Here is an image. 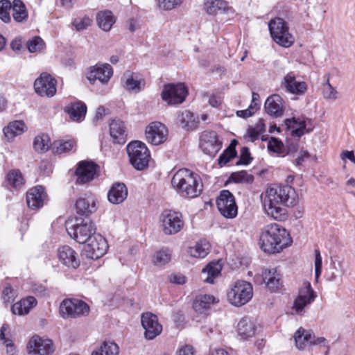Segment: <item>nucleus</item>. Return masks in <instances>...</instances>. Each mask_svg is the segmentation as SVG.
Here are the masks:
<instances>
[{"label": "nucleus", "mask_w": 355, "mask_h": 355, "mask_svg": "<svg viewBox=\"0 0 355 355\" xmlns=\"http://www.w3.org/2000/svg\"><path fill=\"white\" fill-rule=\"evenodd\" d=\"M298 202V196L291 186L274 184L266 189L263 201L266 213L275 220H284L286 218V210L279 205L294 207Z\"/></svg>", "instance_id": "1"}, {"label": "nucleus", "mask_w": 355, "mask_h": 355, "mask_svg": "<svg viewBox=\"0 0 355 355\" xmlns=\"http://www.w3.org/2000/svg\"><path fill=\"white\" fill-rule=\"evenodd\" d=\"M292 243L289 232L277 223L266 225L261 231L259 242L260 248L268 254L279 253Z\"/></svg>", "instance_id": "2"}, {"label": "nucleus", "mask_w": 355, "mask_h": 355, "mask_svg": "<svg viewBox=\"0 0 355 355\" xmlns=\"http://www.w3.org/2000/svg\"><path fill=\"white\" fill-rule=\"evenodd\" d=\"M171 184L181 196L188 198L198 196L203 188L199 175L184 168L173 175Z\"/></svg>", "instance_id": "3"}, {"label": "nucleus", "mask_w": 355, "mask_h": 355, "mask_svg": "<svg viewBox=\"0 0 355 355\" xmlns=\"http://www.w3.org/2000/svg\"><path fill=\"white\" fill-rule=\"evenodd\" d=\"M268 29L272 39L278 45L288 48L294 42V36L289 32L288 23L281 17L271 19L268 23Z\"/></svg>", "instance_id": "4"}, {"label": "nucleus", "mask_w": 355, "mask_h": 355, "mask_svg": "<svg viewBox=\"0 0 355 355\" xmlns=\"http://www.w3.org/2000/svg\"><path fill=\"white\" fill-rule=\"evenodd\" d=\"M130 162L137 170L144 169L148 164L150 152L146 144L140 141H131L127 146Z\"/></svg>", "instance_id": "5"}, {"label": "nucleus", "mask_w": 355, "mask_h": 355, "mask_svg": "<svg viewBox=\"0 0 355 355\" xmlns=\"http://www.w3.org/2000/svg\"><path fill=\"white\" fill-rule=\"evenodd\" d=\"M227 300L234 306H241L247 304L253 296V288L250 283L239 280L227 292Z\"/></svg>", "instance_id": "6"}, {"label": "nucleus", "mask_w": 355, "mask_h": 355, "mask_svg": "<svg viewBox=\"0 0 355 355\" xmlns=\"http://www.w3.org/2000/svg\"><path fill=\"white\" fill-rule=\"evenodd\" d=\"M66 223L68 234L79 243H85L95 234L94 224L89 220L76 219V223L71 227Z\"/></svg>", "instance_id": "7"}, {"label": "nucleus", "mask_w": 355, "mask_h": 355, "mask_svg": "<svg viewBox=\"0 0 355 355\" xmlns=\"http://www.w3.org/2000/svg\"><path fill=\"white\" fill-rule=\"evenodd\" d=\"M89 306L86 302L76 298L65 299L60 305V314L64 319L86 316L89 314Z\"/></svg>", "instance_id": "8"}, {"label": "nucleus", "mask_w": 355, "mask_h": 355, "mask_svg": "<svg viewBox=\"0 0 355 355\" xmlns=\"http://www.w3.org/2000/svg\"><path fill=\"white\" fill-rule=\"evenodd\" d=\"M161 225L166 235L175 234L183 228L184 220L180 212L164 210L160 216Z\"/></svg>", "instance_id": "9"}, {"label": "nucleus", "mask_w": 355, "mask_h": 355, "mask_svg": "<svg viewBox=\"0 0 355 355\" xmlns=\"http://www.w3.org/2000/svg\"><path fill=\"white\" fill-rule=\"evenodd\" d=\"M293 338L296 347L304 350L311 346H326L327 341L324 337H316L310 330L300 327L294 334Z\"/></svg>", "instance_id": "10"}, {"label": "nucleus", "mask_w": 355, "mask_h": 355, "mask_svg": "<svg viewBox=\"0 0 355 355\" xmlns=\"http://www.w3.org/2000/svg\"><path fill=\"white\" fill-rule=\"evenodd\" d=\"M188 94V89L184 83L165 85L162 92V98L169 105L183 103Z\"/></svg>", "instance_id": "11"}, {"label": "nucleus", "mask_w": 355, "mask_h": 355, "mask_svg": "<svg viewBox=\"0 0 355 355\" xmlns=\"http://www.w3.org/2000/svg\"><path fill=\"white\" fill-rule=\"evenodd\" d=\"M216 205L219 212L227 218H234L238 214L234 195L228 190H222L216 199Z\"/></svg>", "instance_id": "12"}, {"label": "nucleus", "mask_w": 355, "mask_h": 355, "mask_svg": "<svg viewBox=\"0 0 355 355\" xmlns=\"http://www.w3.org/2000/svg\"><path fill=\"white\" fill-rule=\"evenodd\" d=\"M317 295L313 290L309 282H304L299 289V293L294 300L292 306L293 314H300L309 304H311L316 298Z\"/></svg>", "instance_id": "13"}, {"label": "nucleus", "mask_w": 355, "mask_h": 355, "mask_svg": "<svg viewBox=\"0 0 355 355\" xmlns=\"http://www.w3.org/2000/svg\"><path fill=\"white\" fill-rule=\"evenodd\" d=\"M113 74V70L109 64L98 63L87 69L85 75L91 84H94L98 80L102 84L108 83Z\"/></svg>", "instance_id": "14"}, {"label": "nucleus", "mask_w": 355, "mask_h": 355, "mask_svg": "<svg viewBox=\"0 0 355 355\" xmlns=\"http://www.w3.org/2000/svg\"><path fill=\"white\" fill-rule=\"evenodd\" d=\"M108 249L106 239L99 234H94L85 246L87 256L92 259H98L103 256Z\"/></svg>", "instance_id": "15"}, {"label": "nucleus", "mask_w": 355, "mask_h": 355, "mask_svg": "<svg viewBox=\"0 0 355 355\" xmlns=\"http://www.w3.org/2000/svg\"><path fill=\"white\" fill-rule=\"evenodd\" d=\"M57 80L48 73H42L34 83L35 92L41 96L52 97L56 93Z\"/></svg>", "instance_id": "16"}, {"label": "nucleus", "mask_w": 355, "mask_h": 355, "mask_svg": "<svg viewBox=\"0 0 355 355\" xmlns=\"http://www.w3.org/2000/svg\"><path fill=\"white\" fill-rule=\"evenodd\" d=\"M141 322L145 329L144 336L148 340H153L162 333V326L159 322L157 316L150 312L144 313Z\"/></svg>", "instance_id": "17"}, {"label": "nucleus", "mask_w": 355, "mask_h": 355, "mask_svg": "<svg viewBox=\"0 0 355 355\" xmlns=\"http://www.w3.org/2000/svg\"><path fill=\"white\" fill-rule=\"evenodd\" d=\"M200 146L202 150L210 157H214L222 147L216 132H204L200 136Z\"/></svg>", "instance_id": "18"}, {"label": "nucleus", "mask_w": 355, "mask_h": 355, "mask_svg": "<svg viewBox=\"0 0 355 355\" xmlns=\"http://www.w3.org/2000/svg\"><path fill=\"white\" fill-rule=\"evenodd\" d=\"M168 130L158 121L150 123L146 129V137L148 142L153 145H159L166 140Z\"/></svg>", "instance_id": "19"}, {"label": "nucleus", "mask_w": 355, "mask_h": 355, "mask_svg": "<svg viewBox=\"0 0 355 355\" xmlns=\"http://www.w3.org/2000/svg\"><path fill=\"white\" fill-rule=\"evenodd\" d=\"M98 167V166L93 162H80L75 172L77 177L76 182L83 184L92 181L96 174Z\"/></svg>", "instance_id": "20"}, {"label": "nucleus", "mask_w": 355, "mask_h": 355, "mask_svg": "<svg viewBox=\"0 0 355 355\" xmlns=\"http://www.w3.org/2000/svg\"><path fill=\"white\" fill-rule=\"evenodd\" d=\"M281 86L286 92L297 96L304 95L307 90V84L304 81H297L292 72L284 76Z\"/></svg>", "instance_id": "21"}, {"label": "nucleus", "mask_w": 355, "mask_h": 355, "mask_svg": "<svg viewBox=\"0 0 355 355\" xmlns=\"http://www.w3.org/2000/svg\"><path fill=\"white\" fill-rule=\"evenodd\" d=\"M28 348L30 352L39 355H49L53 352V341L49 338L34 336L30 339Z\"/></svg>", "instance_id": "22"}, {"label": "nucleus", "mask_w": 355, "mask_h": 355, "mask_svg": "<svg viewBox=\"0 0 355 355\" xmlns=\"http://www.w3.org/2000/svg\"><path fill=\"white\" fill-rule=\"evenodd\" d=\"M264 107L268 114L272 117L278 118L284 114V101L279 94H272L267 98Z\"/></svg>", "instance_id": "23"}, {"label": "nucleus", "mask_w": 355, "mask_h": 355, "mask_svg": "<svg viewBox=\"0 0 355 355\" xmlns=\"http://www.w3.org/2000/svg\"><path fill=\"white\" fill-rule=\"evenodd\" d=\"M60 261L67 268L76 269L80 265L77 252L69 245H63L58 250Z\"/></svg>", "instance_id": "24"}, {"label": "nucleus", "mask_w": 355, "mask_h": 355, "mask_svg": "<svg viewBox=\"0 0 355 355\" xmlns=\"http://www.w3.org/2000/svg\"><path fill=\"white\" fill-rule=\"evenodd\" d=\"M46 196L44 188L42 186H36L28 190L26 193V203L28 207L37 210L44 205V201Z\"/></svg>", "instance_id": "25"}, {"label": "nucleus", "mask_w": 355, "mask_h": 355, "mask_svg": "<svg viewBox=\"0 0 355 355\" xmlns=\"http://www.w3.org/2000/svg\"><path fill=\"white\" fill-rule=\"evenodd\" d=\"M263 281L271 292H277L282 287V276L277 269H266L262 272Z\"/></svg>", "instance_id": "26"}, {"label": "nucleus", "mask_w": 355, "mask_h": 355, "mask_svg": "<svg viewBox=\"0 0 355 355\" xmlns=\"http://www.w3.org/2000/svg\"><path fill=\"white\" fill-rule=\"evenodd\" d=\"M110 134L114 143L123 144L126 142L127 133L124 123L113 119L110 123Z\"/></svg>", "instance_id": "27"}, {"label": "nucleus", "mask_w": 355, "mask_h": 355, "mask_svg": "<svg viewBox=\"0 0 355 355\" xmlns=\"http://www.w3.org/2000/svg\"><path fill=\"white\" fill-rule=\"evenodd\" d=\"M127 197L128 189L123 183H114L107 193L109 202L114 205L122 203Z\"/></svg>", "instance_id": "28"}, {"label": "nucleus", "mask_w": 355, "mask_h": 355, "mask_svg": "<svg viewBox=\"0 0 355 355\" xmlns=\"http://www.w3.org/2000/svg\"><path fill=\"white\" fill-rule=\"evenodd\" d=\"M285 125L291 131V134L293 137H300L305 132H310L312 128H306V122L304 119L291 118L286 119L284 121Z\"/></svg>", "instance_id": "29"}, {"label": "nucleus", "mask_w": 355, "mask_h": 355, "mask_svg": "<svg viewBox=\"0 0 355 355\" xmlns=\"http://www.w3.org/2000/svg\"><path fill=\"white\" fill-rule=\"evenodd\" d=\"M254 322L248 317L243 318L237 324L238 338L241 340L254 336L256 333Z\"/></svg>", "instance_id": "30"}, {"label": "nucleus", "mask_w": 355, "mask_h": 355, "mask_svg": "<svg viewBox=\"0 0 355 355\" xmlns=\"http://www.w3.org/2000/svg\"><path fill=\"white\" fill-rule=\"evenodd\" d=\"M64 112L73 121L80 122L85 118L87 106L85 103L78 101L68 104L64 107Z\"/></svg>", "instance_id": "31"}, {"label": "nucleus", "mask_w": 355, "mask_h": 355, "mask_svg": "<svg viewBox=\"0 0 355 355\" xmlns=\"http://www.w3.org/2000/svg\"><path fill=\"white\" fill-rule=\"evenodd\" d=\"M122 80L124 87L130 92H139L145 86V80L130 71L124 73Z\"/></svg>", "instance_id": "32"}, {"label": "nucleus", "mask_w": 355, "mask_h": 355, "mask_svg": "<svg viewBox=\"0 0 355 355\" xmlns=\"http://www.w3.org/2000/svg\"><path fill=\"white\" fill-rule=\"evenodd\" d=\"M37 300L33 296H28L15 303L11 306L12 313L15 315H24L37 305Z\"/></svg>", "instance_id": "33"}, {"label": "nucleus", "mask_w": 355, "mask_h": 355, "mask_svg": "<svg viewBox=\"0 0 355 355\" xmlns=\"http://www.w3.org/2000/svg\"><path fill=\"white\" fill-rule=\"evenodd\" d=\"M76 209L79 215L88 216L96 209L95 200L92 197L79 198L76 202Z\"/></svg>", "instance_id": "34"}, {"label": "nucleus", "mask_w": 355, "mask_h": 355, "mask_svg": "<svg viewBox=\"0 0 355 355\" xmlns=\"http://www.w3.org/2000/svg\"><path fill=\"white\" fill-rule=\"evenodd\" d=\"M177 120L178 122L187 130L196 129L200 122L198 116H195L194 114L189 110H184L180 112L178 115Z\"/></svg>", "instance_id": "35"}, {"label": "nucleus", "mask_w": 355, "mask_h": 355, "mask_svg": "<svg viewBox=\"0 0 355 355\" xmlns=\"http://www.w3.org/2000/svg\"><path fill=\"white\" fill-rule=\"evenodd\" d=\"M204 8L207 14L214 15L225 12L229 7L225 0H205Z\"/></svg>", "instance_id": "36"}, {"label": "nucleus", "mask_w": 355, "mask_h": 355, "mask_svg": "<svg viewBox=\"0 0 355 355\" xmlns=\"http://www.w3.org/2000/svg\"><path fill=\"white\" fill-rule=\"evenodd\" d=\"M26 125L22 121H14L3 128V131L8 141H12L15 137L24 133Z\"/></svg>", "instance_id": "37"}, {"label": "nucleus", "mask_w": 355, "mask_h": 355, "mask_svg": "<svg viewBox=\"0 0 355 355\" xmlns=\"http://www.w3.org/2000/svg\"><path fill=\"white\" fill-rule=\"evenodd\" d=\"M215 302V297L210 295H199L193 303L194 310L199 313H203L210 309L211 304Z\"/></svg>", "instance_id": "38"}, {"label": "nucleus", "mask_w": 355, "mask_h": 355, "mask_svg": "<svg viewBox=\"0 0 355 355\" xmlns=\"http://www.w3.org/2000/svg\"><path fill=\"white\" fill-rule=\"evenodd\" d=\"M96 21L100 28L104 31H109L116 20L111 11L103 10L98 12Z\"/></svg>", "instance_id": "39"}, {"label": "nucleus", "mask_w": 355, "mask_h": 355, "mask_svg": "<svg viewBox=\"0 0 355 355\" xmlns=\"http://www.w3.org/2000/svg\"><path fill=\"white\" fill-rule=\"evenodd\" d=\"M209 249V243L206 240H200L194 246L189 247L187 252L193 257L202 259L208 254Z\"/></svg>", "instance_id": "40"}, {"label": "nucleus", "mask_w": 355, "mask_h": 355, "mask_svg": "<svg viewBox=\"0 0 355 355\" xmlns=\"http://www.w3.org/2000/svg\"><path fill=\"white\" fill-rule=\"evenodd\" d=\"M11 9L13 19L16 22H22L28 18V11L22 1L14 0L12 3Z\"/></svg>", "instance_id": "41"}, {"label": "nucleus", "mask_w": 355, "mask_h": 355, "mask_svg": "<svg viewBox=\"0 0 355 355\" xmlns=\"http://www.w3.org/2000/svg\"><path fill=\"white\" fill-rule=\"evenodd\" d=\"M221 271V266L218 262L208 263L202 270V274L207 275L204 281L209 284H213L215 277L218 276Z\"/></svg>", "instance_id": "42"}, {"label": "nucleus", "mask_w": 355, "mask_h": 355, "mask_svg": "<svg viewBox=\"0 0 355 355\" xmlns=\"http://www.w3.org/2000/svg\"><path fill=\"white\" fill-rule=\"evenodd\" d=\"M51 146L49 135L44 133L38 135L33 140V148L37 153L46 152Z\"/></svg>", "instance_id": "43"}, {"label": "nucleus", "mask_w": 355, "mask_h": 355, "mask_svg": "<svg viewBox=\"0 0 355 355\" xmlns=\"http://www.w3.org/2000/svg\"><path fill=\"white\" fill-rule=\"evenodd\" d=\"M73 139L69 140H56L52 144L53 152L56 154H62L72 150L75 145Z\"/></svg>", "instance_id": "44"}, {"label": "nucleus", "mask_w": 355, "mask_h": 355, "mask_svg": "<svg viewBox=\"0 0 355 355\" xmlns=\"http://www.w3.org/2000/svg\"><path fill=\"white\" fill-rule=\"evenodd\" d=\"M119 348L114 342H104L100 348L94 351L92 355H118Z\"/></svg>", "instance_id": "45"}, {"label": "nucleus", "mask_w": 355, "mask_h": 355, "mask_svg": "<svg viewBox=\"0 0 355 355\" xmlns=\"http://www.w3.org/2000/svg\"><path fill=\"white\" fill-rule=\"evenodd\" d=\"M6 181L11 187H14L15 189L19 188L24 183L22 174L19 170L10 171L6 175Z\"/></svg>", "instance_id": "46"}, {"label": "nucleus", "mask_w": 355, "mask_h": 355, "mask_svg": "<svg viewBox=\"0 0 355 355\" xmlns=\"http://www.w3.org/2000/svg\"><path fill=\"white\" fill-rule=\"evenodd\" d=\"M230 181L235 183L250 184L254 180V176L246 171H241L232 173L230 176Z\"/></svg>", "instance_id": "47"}, {"label": "nucleus", "mask_w": 355, "mask_h": 355, "mask_svg": "<svg viewBox=\"0 0 355 355\" xmlns=\"http://www.w3.org/2000/svg\"><path fill=\"white\" fill-rule=\"evenodd\" d=\"M8 329L7 324H3L0 328V340L3 342L6 347V353L8 355H15L16 349L12 339L6 337L5 332Z\"/></svg>", "instance_id": "48"}, {"label": "nucleus", "mask_w": 355, "mask_h": 355, "mask_svg": "<svg viewBox=\"0 0 355 355\" xmlns=\"http://www.w3.org/2000/svg\"><path fill=\"white\" fill-rule=\"evenodd\" d=\"M92 20L87 15H80L75 17L71 24L77 31H81L87 29L91 26Z\"/></svg>", "instance_id": "49"}, {"label": "nucleus", "mask_w": 355, "mask_h": 355, "mask_svg": "<svg viewBox=\"0 0 355 355\" xmlns=\"http://www.w3.org/2000/svg\"><path fill=\"white\" fill-rule=\"evenodd\" d=\"M237 155V152L236 150L235 146L230 145L219 156L218 159V164L220 166H225L227 164L231 159L234 158Z\"/></svg>", "instance_id": "50"}, {"label": "nucleus", "mask_w": 355, "mask_h": 355, "mask_svg": "<svg viewBox=\"0 0 355 355\" xmlns=\"http://www.w3.org/2000/svg\"><path fill=\"white\" fill-rule=\"evenodd\" d=\"M325 83L322 86V95L326 99L336 100L338 98V92L330 84L329 76L324 77Z\"/></svg>", "instance_id": "51"}, {"label": "nucleus", "mask_w": 355, "mask_h": 355, "mask_svg": "<svg viewBox=\"0 0 355 355\" xmlns=\"http://www.w3.org/2000/svg\"><path fill=\"white\" fill-rule=\"evenodd\" d=\"M12 3L8 0L0 1V19L5 23L10 21V10Z\"/></svg>", "instance_id": "52"}, {"label": "nucleus", "mask_w": 355, "mask_h": 355, "mask_svg": "<svg viewBox=\"0 0 355 355\" xmlns=\"http://www.w3.org/2000/svg\"><path fill=\"white\" fill-rule=\"evenodd\" d=\"M171 258V254L168 250H161L154 256L153 263L157 266H163L167 263Z\"/></svg>", "instance_id": "53"}, {"label": "nucleus", "mask_w": 355, "mask_h": 355, "mask_svg": "<svg viewBox=\"0 0 355 355\" xmlns=\"http://www.w3.org/2000/svg\"><path fill=\"white\" fill-rule=\"evenodd\" d=\"M44 41L40 37H34L26 42V47L29 52L35 53L42 49Z\"/></svg>", "instance_id": "54"}, {"label": "nucleus", "mask_w": 355, "mask_h": 355, "mask_svg": "<svg viewBox=\"0 0 355 355\" xmlns=\"http://www.w3.org/2000/svg\"><path fill=\"white\" fill-rule=\"evenodd\" d=\"M284 144L282 141L275 137H271L268 143V150L275 153L283 152Z\"/></svg>", "instance_id": "55"}, {"label": "nucleus", "mask_w": 355, "mask_h": 355, "mask_svg": "<svg viewBox=\"0 0 355 355\" xmlns=\"http://www.w3.org/2000/svg\"><path fill=\"white\" fill-rule=\"evenodd\" d=\"M252 158L248 147H243L241 150V155L236 165H248L252 162Z\"/></svg>", "instance_id": "56"}, {"label": "nucleus", "mask_w": 355, "mask_h": 355, "mask_svg": "<svg viewBox=\"0 0 355 355\" xmlns=\"http://www.w3.org/2000/svg\"><path fill=\"white\" fill-rule=\"evenodd\" d=\"M157 1L159 7L166 10H172L182 3V0H157Z\"/></svg>", "instance_id": "57"}, {"label": "nucleus", "mask_w": 355, "mask_h": 355, "mask_svg": "<svg viewBox=\"0 0 355 355\" xmlns=\"http://www.w3.org/2000/svg\"><path fill=\"white\" fill-rule=\"evenodd\" d=\"M322 260L320 250H315V279L317 282L322 272Z\"/></svg>", "instance_id": "58"}, {"label": "nucleus", "mask_w": 355, "mask_h": 355, "mask_svg": "<svg viewBox=\"0 0 355 355\" xmlns=\"http://www.w3.org/2000/svg\"><path fill=\"white\" fill-rule=\"evenodd\" d=\"M15 293L10 285L5 286L2 291V299L5 303H10L14 300Z\"/></svg>", "instance_id": "59"}, {"label": "nucleus", "mask_w": 355, "mask_h": 355, "mask_svg": "<svg viewBox=\"0 0 355 355\" xmlns=\"http://www.w3.org/2000/svg\"><path fill=\"white\" fill-rule=\"evenodd\" d=\"M168 280L173 284L182 285L186 282V277L181 273H173L168 276Z\"/></svg>", "instance_id": "60"}, {"label": "nucleus", "mask_w": 355, "mask_h": 355, "mask_svg": "<svg viewBox=\"0 0 355 355\" xmlns=\"http://www.w3.org/2000/svg\"><path fill=\"white\" fill-rule=\"evenodd\" d=\"M256 111V108L252 105L249 106V107L246 110H239L236 112V115L239 117L246 119L250 116H252Z\"/></svg>", "instance_id": "61"}, {"label": "nucleus", "mask_w": 355, "mask_h": 355, "mask_svg": "<svg viewBox=\"0 0 355 355\" xmlns=\"http://www.w3.org/2000/svg\"><path fill=\"white\" fill-rule=\"evenodd\" d=\"M178 355H194V349L190 345H184L180 347L177 352Z\"/></svg>", "instance_id": "62"}, {"label": "nucleus", "mask_w": 355, "mask_h": 355, "mask_svg": "<svg viewBox=\"0 0 355 355\" xmlns=\"http://www.w3.org/2000/svg\"><path fill=\"white\" fill-rule=\"evenodd\" d=\"M10 48L15 52H19L22 48V40L20 37H16L12 40Z\"/></svg>", "instance_id": "63"}, {"label": "nucleus", "mask_w": 355, "mask_h": 355, "mask_svg": "<svg viewBox=\"0 0 355 355\" xmlns=\"http://www.w3.org/2000/svg\"><path fill=\"white\" fill-rule=\"evenodd\" d=\"M340 157L343 160L347 159L355 164V156L353 150H344L341 153Z\"/></svg>", "instance_id": "64"}]
</instances>
